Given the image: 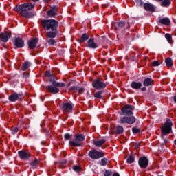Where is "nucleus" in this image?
<instances>
[{"mask_svg": "<svg viewBox=\"0 0 176 176\" xmlns=\"http://www.w3.org/2000/svg\"><path fill=\"white\" fill-rule=\"evenodd\" d=\"M35 8V4H31L30 3H26L14 8L16 12H20V14L23 17H27L28 19H31L35 16L34 12H29L28 10H32Z\"/></svg>", "mask_w": 176, "mask_h": 176, "instance_id": "obj_1", "label": "nucleus"}, {"mask_svg": "<svg viewBox=\"0 0 176 176\" xmlns=\"http://www.w3.org/2000/svg\"><path fill=\"white\" fill-rule=\"evenodd\" d=\"M41 25L47 31L54 30L58 28V21L54 19H44L41 21Z\"/></svg>", "mask_w": 176, "mask_h": 176, "instance_id": "obj_2", "label": "nucleus"}, {"mask_svg": "<svg viewBox=\"0 0 176 176\" xmlns=\"http://www.w3.org/2000/svg\"><path fill=\"white\" fill-rule=\"evenodd\" d=\"M45 76H47V78H49V80L51 82V84L52 85V86H57L58 87H65V83L58 82L56 81L57 78H56V76H54V75H52V74H50V72H49V71L45 72Z\"/></svg>", "mask_w": 176, "mask_h": 176, "instance_id": "obj_3", "label": "nucleus"}, {"mask_svg": "<svg viewBox=\"0 0 176 176\" xmlns=\"http://www.w3.org/2000/svg\"><path fill=\"white\" fill-rule=\"evenodd\" d=\"M172 129L173 122H171V120H167L164 125L162 127V135H167V134H170Z\"/></svg>", "mask_w": 176, "mask_h": 176, "instance_id": "obj_4", "label": "nucleus"}, {"mask_svg": "<svg viewBox=\"0 0 176 176\" xmlns=\"http://www.w3.org/2000/svg\"><path fill=\"white\" fill-rule=\"evenodd\" d=\"M85 141V135L80 134L76 135L75 139L69 142L71 146H80L82 145V142Z\"/></svg>", "mask_w": 176, "mask_h": 176, "instance_id": "obj_5", "label": "nucleus"}, {"mask_svg": "<svg viewBox=\"0 0 176 176\" xmlns=\"http://www.w3.org/2000/svg\"><path fill=\"white\" fill-rule=\"evenodd\" d=\"M89 156L94 160H98V159L104 157V153L95 149L89 151Z\"/></svg>", "mask_w": 176, "mask_h": 176, "instance_id": "obj_6", "label": "nucleus"}, {"mask_svg": "<svg viewBox=\"0 0 176 176\" xmlns=\"http://www.w3.org/2000/svg\"><path fill=\"white\" fill-rule=\"evenodd\" d=\"M92 86L97 90H101V89H105L107 87V84L101 80L100 78H97L92 82Z\"/></svg>", "mask_w": 176, "mask_h": 176, "instance_id": "obj_7", "label": "nucleus"}, {"mask_svg": "<svg viewBox=\"0 0 176 176\" xmlns=\"http://www.w3.org/2000/svg\"><path fill=\"white\" fill-rule=\"evenodd\" d=\"M133 109H134V107L133 105L127 104L122 107L121 111L124 116H131V115H133Z\"/></svg>", "mask_w": 176, "mask_h": 176, "instance_id": "obj_8", "label": "nucleus"}, {"mask_svg": "<svg viewBox=\"0 0 176 176\" xmlns=\"http://www.w3.org/2000/svg\"><path fill=\"white\" fill-rule=\"evenodd\" d=\"M119 123L124 124L127 123L128 124H133L135 123V118L134 117H121L120 118Z\"/></svg>", "mask_w": 176, "mask_h": 176, "instance_id": "obj_9", "label": "nucleus"}, {"mask_svg": "<svg viewBox=\"0 0 176 176\" xmlns=\"http://www.w3.org/2000/svg\"><path fill=\"white\" fill-rule=\"evenodd\" d=\"M138 164L140 168H146L149 166V161L146 157H142L139 159Z\"/></svg>", "mask_w": 176, "mask_h": 176, "instance_id": "obj_10", "label": "nucleus"}, {"mask_svg": "<svg viewBox=\"0 0 176 176\" xmlns=\"http://www.w3.org/2000/svg\"><path fill=\"white\" fill-rule=\"evenodd\" d=\"M8 100L11 101V102L21 101V100H23V96L21 94L14 93L8 97Z\"/></svg>", "mask_w": 176, "mask_h": 176, "instance_id": "obj_11", "label": "nucleus"}, {"mask_svg": "<svg viewBox=\"0 0 176 176\" xmlns=\"http://www.w3.org/2000/svg\"><path fill=\"white\" fill-rule=\"evenodd\" d=\"M62 110L65 113H71L74 111V107L71 103H63Z\"/></svg>", "mask_w": 176, "mask_h": 176, "instance_id": "obj_12", "label": "nucleus"}, {"mask_svg": "<svg viewBox=\"0 0 176 176\" xmlns=\"http://www.w3.org/2000/svg\"><path fill=\"white\" fill-rule=\"evenodd\" d=\"M126 25V21H121L120 22H116L112 23L113 28H115L116 31H120V30L124 28Z\"/></svg>", "mask_w": 176, "mask_h": 176, "instance_id": "obj_13", "label": "nucleus"}, {"mask_svg": "<svg viewBox=\"0 0 176 176\" xmlns=\"http://www.w3.org/2000/svg\"><path fill=\"white\" fill-rule=\"evenodd\" d=\"M14 44L16 47L20 49L24 47V41L20 37H15L14 40Z\"/></svg>", "mask_w": 176, "mask_h": 176, "instance_id": "obj_14", "label": "nucleus"}, {"mask_svg": "<svg viewBox=\"0 0 176 176\" xmlns=\"http://www.w3.org/2000/svg\"><path fill=\"white\" fill-rule=\"evenodd\" d=\"M10 36H12V32H5L4 33H1L0 34V41H1L2 42H8Z\"/></svg>", "mask_w": 176, "mask_h": 176, "instance_id": "obj_15", "label": "nucleus"}, {"mask_svg": "<svg viewBox=\"0 0 176 176\" xmlns=\"http://www.w3.org/2000/svg\"><path fill=\"white\" fill-rule=\"evenodd\" d=\"M39 41V38H32L30 41H28V45L29 46L30 49H35L36 47V45H38V42Z\"/></svg>", "mask_w": 176, "mask_h": 176, "instance_id": "obj_16", "label": "nucleus"}, {"mask_svg": "<svg viewBox=\"0 0 176 176\" xmlns=\"http://www.w3.org/2000/svg\"><path fill=\"white\" fill-rule=\"evenodd\" d=\"M57 87V86L54 85H48L46 87L47 91H50V93H52V94H56V93H58V91H60V89Z\"/></svg>", "mask_w": 176, "mask_h": 176, "instance_id": "obj_17", "label": "nucleus"}, {"mask_svg": "<svg viewBox=\"0 0 176 176\" xmlns=\"http://www.w3.org/2000/svg\"><path fill=\"white\" fill-rule=\"evenodd\" d=\"M56 36H57V30H51L46 33L47 39H49V38L53 39L56 38Z\"/></svg>", "mask_w": 176, "mask_h": 176, "instance_id": "obj_18", "label": "nucleus"}, {"mask_svg": "<svg viewBox=\"0 0 176 176\" xmlns=\"http://www.w3.org/2000/svg\"><path fill=\"white\" fill-rule=\"evenodd\" d=\"M18 155H19L20 158L23 160H27L30 157V153L27 151H20L18 152Z\"/></svg>", "mask_w": 176, "mask_h": 176, "instance_id": "obj_19", "label": "nucleus"}, {"mask_svg": "<svg viewBox=\"0 0 176 176\" xmlns=\"http://www.w3.org/2000/svg\"><path fill=\"white\" fill-rule=\"evenodd\" d=\"M87 47H89V49H97L98 46L94 43V39L89 38L87 41Z\"/></svg>", "mask_w": 176, "mask_h": 176, "instance_id": "obj_20", "label": "nucleus"}, {"mask_svg": "<svg viewBox=\"0 0 176 176\" xmlns=\"http://www.w3.org/2000/svg\"><path fill=\"white\" fill-rule=\"evenodd\" d=\"M69 90H72L74 93H78L79 94H82V93L85 92V89H83L82 87H75V86L71 87L69 88Z\"/></svg>", "mask_w": 176, "mask_h": 176, "instance_id": "obj_21", "label": "nucleus"}, {"mask_svg": "<svg viewBox=\"0 0 176 176\" xmlns=\"http://www.w3.org/2000/svg\"><path fill=\"white\" fill-rule=\"evenodd\" d=\"M107 142V140L105 139H100L99 140H94L93 144L98 148H100L102 146L103 144H105Z\"/></svg>", "mask_w": 176, "mask_h": 176, "instance_id": "obj_22", "label": "nucleus"}, {"mask_svg": "<svg viewBox=\"0 0 176 176\" xmlns=\"http://www.w3.org/2000/svg\"><path fill=\"white\" fill-rule=\"evenodd\" d=\"M144 8L148 12H155V7L151 3H144Z\"/></svg>", "mask_w": 176, "mask_h": 176, "instance_id": "obj_23", "label": "nucleus"}, {"mask_svg": "<svg viewBox=\"0 0 176 176\" xmlns=\"http://www.w3.org/2000/svg\"><path fill=\"white\" fill-rule=\"evenodd\" d=\"M88 39H89V34L84 33L82 34L80 38H78V42H79V43H83L86 42V41H87Z\"/></svg>", "mask_w": 176, "mask_h": 176, "instance_id": "obj_24", "label": "nucleus"}, {"mask_svg": "<svg viewBox=\"0 0 176 176\" xmlns=\"http://www.w3.org/2000/svg\"><path fill=\"white\" fill-rule=\"evenodd\" d=\"M159 21L161 24H164V25H170V23H171L168 18H162Z\"/></svg>", "mask_w": 176, "mask_h": 176, "instance_id": "obj_25", "label": "nucleus"}, {"mask_svg": "<svg viewBox=\"0 0 176 176\" xmlns=\"http://www.w3.org/2000/svg\"><path fill=\"white\" fill-rule=\"evenodd\" d=\"M142 86V84L141 82H131L132 89H135L136 90H138V89H141Z\"/></svg>", "mask_w": 176, "mask_h": 176, "instance_id": "obj_26", "label": "nucleus"}, {"mask_svg": "<svg viewBox=\"0 0 176 176\" xmlns=\"http://www.w3.org/2000/svg\"><path fill=\"white\" fill-rule=\"evenodd\" d=\"M153 83V80L151 78H146L143 82L144 86H151Z\"/></svg>", "mask_w": 176, "mask_h": 176, "instance_id": "obj_27", "label": "nucleus"}, {"mask_svg": "<svg viewBox=\"0 0 176 176\" xmlns=\"http://www.w3.org/2000/svg\"><path fill=\"white\" fill-rule=\"evenodd\" d=\"M134 160H135V156L132 153L129 156L126 162L129 164H131V163H134Z\"/></svg>", "mask_w": 176, "mask_h": 176, "instance_id": "obj_28", "label": "nucleus"}, {"mask_svg": "<svg viewBox=\"0 0 176 176\" xmlns=\"http://www.w3.org/2000/svg\"><path fill=\"white\" fill-rule=\"evenodd\" d=\"M170 5H171V1H170V0H164L161 3V6H164L165 8H167L168 6H170Z\"/></svg>", "mask_w": 176, "mask_h": 176, "instance_id": "obj_29", "label": "nucleus"}, {"mask_svg": "<svg viewBox=\"0 0 176 176\" xmlns=\"http://www.w3.org/2000/svg\"><path fill=\"white\" fill-rule=\"evenodd\" d=\"M46 43L51 46H54V45H56V40L53 38H46Z\"/></svg>", "mask_w": 176, "mask_h": 176, "instance_id": "obj_30", "label": "nucleus"}, {"mask_svg": "<svg viewBox=\"0 0 176 176\" xmlns=\"http://www.w3.org/2000/svg\"><path fill=\"white\" fill-rule=\"evenodd\" d=\"M165 38L168 42V43H173V36H171V34L166 33L165 34Z\"/></svg>", "mask_w": 176, "mask_h": 176, "instance_id": "obj_31", "label": "nucleus"}, {"mask_svg": "<svg viewBox=\"0 0 176 176\" xmlns=\"http://www.w3.org/2000/svg\"><path fill=\"white\" fill-rule=\"evenodd\" d=\"M166 67H173V59L168 58L165 60Z\"/></svg>", "mask_w": 176, "mask_h": 176, "instance_id": "obj_32", "label": "nucleus"}, {"mask_svg": "<svg viewBox=\"0 0 176 176\" xmlns=\"http://www.w3.org/2000/svg\"><path fill=\"white\" fill-rule=\"evenodd\" d=\"M116 134H123L124 129L121 126H118L116 128Z\"/></svg>", "mask_w": 176, "mask_h": 176, "instance_id": "obj_33", "label": "nucleus"}, {"mask_svg": "<svg viewBox=\"0 0 176 176\" xmlns=\"http://www.w3.org/2000/svg\"><path fill=\"white\" fill-rule=\"evenodd\" d=\"M56 14H57V12H56V10L54 9H52L47 12V15L50 17H54V16H56Z\"/></svg>", "mask_w": 176, "mask_h": 176, "instance_id": "obj_34", "label": "nucleus"}, {"mask_svg": "<svg viewBox=\"0 0 176 176\" xmlns=\"http://www.w3.org/2000/svg\"><path fill=\"white\" fill-rule=\"evenodd\" d=\"M30 65L31 63L30 62H25L22 65V71H25Z\"/></svg>", "mask_w": 176, "mask_h": 176, "instance_id": "obj_35", "label": "nucleus"}, {"mask_svg": "<svg viewBox=\"0 0 176 176\" xmlns=\"http://www.w3.org/2000/svg\"><path fill=\"white\" fill-rule=\"evenodd\" d=\"M132 131L133 134H138V133H140L141 129L137 128V127H133L132 128Z\"/></svg>", "mask_w": 176, "mask_h": 176, "instance_id": "obj_36", "label": "nucleus"}, {"mask_svg": "<svg viewBox=\"0 0 176 176\" xmlns=\"http://www.w3.org/2000/svg\"><path fill=\"white\" fill-rule=\"evenodd\" d=\"M102 94V91H98L94 94V97H96V98H102V96H101Z\"/></svg>", "mask_w": 176, "mask_h": 176, "instance_id": "obj_37", "label": "nucleus"}, {"mask_svg": "<svg viewBox=\"0 0 176 176\" xmlns=\"http://www.w3.org/2000/svg\"><path fill=\"white\" fill-rule=\"evenodd\" d=\"M107 162H108V160H107V158L102 159L100 162V166H107Z\"/></svg>", "mask_w": 176, "mask_h": 176, "instance_id": "obj_38", "label": "nucleus"}, {"mask_svg": "<svg viewBox=\"0 0 176 176\" xmlns=\"http://www.w3.org/2000/svg\"><path fill=\"white\" fill-rule=\"evenodd\" d=\"M153 67H159V65H160V62L157 61V60H154L151 63Z\"/></svg>", "mask_w": 176, "mask_h": 176, "instance_id": "obj_39", "label": "nucleus"}, {"mask_svg": "<svg viewBox=\"0 0 176 176\" xmlns=\"http://www.w3.org/2000/svg\"><path fill=\"white\" fill-rule=\"evenodd\" d=\"M38 163H39V160H36L34 161H32L31 163H30V166H32L33 167L36 166V164H38Z\"/></svg>", "mask_w": 176, "mask_h": 176, "instance_id": "obj_40", "label": "nucleus"}, {"mask_svg": "<svg viewBox=\"0 0 176 176\" xmlns=\"http://www.w3.org/2000/svg\"><path fill=\"white\" fill-rule=\"evenodd\" d=\"M104 176H112V172H111L109 170H105V172L104 173Z\"/></svg>", "mask_w": 176, "mask_h": 176, "instance_id": "obj_41", "label": "nucleus"}, {"mask_svg": "<svg viewBox=\"0 0 176 176\" xmlns=\"http://www.w3.org/2000/svg\"><path fill=\"white\" fill-rule=\"evenodd\" d=\"M73 170H74V171H76V172L80 171V166H74L73 167Z\"/></svg>", "mask_w": 176, "mask_h": 176, "instance_id": "obj_42", "label": "nucleus"}, {"mask_svg": "<svg viewBox=\"0 0 176 176\" xmlns=\"http://www.w3.org/2000/svg\"><path fill=\"white\" fill-rule=\"evenodd\" d=\"M17 131H19V128L17 127H15L12 130V133L13 135L16 134V133H17Z\"/></svg>", "mask_w": 176, "mask_h": 176, "instance_id": "obj_43", "label": "nucleus"}, {"mask_svg": "<svg viewBox=\"0 0 176 176\" xmlns=\"http://www.w3.org/2000/svg\"><path fill=\"white\" fill-rule=\"evenodd\" d=\"M64 137L65 140H69V138H71V135H69V133H66Z\"/></svg>", "mask_w": 176, "mask_h": 176, "instance_id": "obj_44", "label": "nucleus"}, {"mask_svg": "<svg viewBox=\"0 0 176 176\" xmlns=\"http://www.w3.org/2000/svg\"><path fill=\"white\" fill-rule=\"evenodd\" d=\"M138 5H142V0H135Z\"/></svg>", "mask_w": 176, "mask_h": 176, "instance_id": "obj_45", "label": "nucleus"}, {"mask_svg": "<svg viewBox=\"0 0 176 176\" xmlns=\"http://www.w3.org/2000/svg\"><path fill=\"white\" fill-rule=\"evenodd\" d=\"M61 164H65L67 163V161L66 160H63L61 161Z\"/></svg>", "mask_w": 176, "mask_h": 176, "instance_id": "obj_46", "label": "nucleus"}, {"mask_svg": "<svg viewBox=\"0 0 176 176\" xmlns=\"http://www.w3.org/2000/svg\"><path fill=\"white\" fill-rule=\"evenodd\" d=\"M142 91H145L146 90V87H143L141 89Z\"/></svg>", "mask_w": 176, "mask_h": 176, "instance_id": "obj_47", "label": "nucleus"}, {"mask_svg": "<svg viewBox=\"0 0 176 176\" xmlns=\"http://www.w3.org/2000/svg\"><path fill=\"white\" fill-rule=\"evenodd\" d=\"M164 142L165 144H167V142H168V140L164 139Z\"/></svg>", "mask_w": 176, "mask_h": 176, "instance_id": "obj_48", "label": "nucleus"}, {"mask_svg": "<svg viewBox=\"0 0 176 176\" xmlns=\"http://www.w3.org/2000/svg\"><path fill=\"white\" fill-rule=\"evenodd\" d=\"M113 176H120V175H119V173H114V174L113 175Z\"/></svg>", "mask_w": 176, "mask_h": 176, "instance_id": "obj_49", "label": "nucleus"}, {"mask_svg": "<svg viewBox=\"0 0 176 176\" xmlns=\"http://www.w3.org/2000/svg\"><path fill=\"white\" fill-rule=\"evenodd\" d=\"M33 1V2H38V1H39V0H32Z\"/></svg>", "mask_w": 176, "mask_h": 176, "instance_id": "obj_50", "label": "nucleus"}, {"mask_svg": "<svg viewBox=\"0 0 176 176\" xmlns=\"http://www.w3.org/2000/svg\"><path fill=\"white\" fill-rule=\"evenodd\" d=\"M158 2H162L163 0H157Z\"/></svg>", "mask_w": 176, "mask_h": 176, "instance_id": "obj_51", "label": "nucleus"}, {"mask_svg": "<svg viewBox=\"0 0 176 176\" xmlns=\"http://www.w3.org/2000/svg\"><path fill=\"white\" fill-rule=\"evenodd\" d=\"M174 144L176 145V139L174 141Z\"/></svg>", "mask_w": 176, "mask_h": 176, "instance_id": "obj_52", "label": "nucleus"}, {"mask_svg": "<svg viewBox=\"0 0 176 176\" xmlns=\"http://www.w3.org/2000/svg\"><path fill=\"white\" fill-rule=\"evenodd\" d=\"M140 144H136V146L138 148V146H139Z\"/></svg>", "mask_w": 176, "mask_h": 176, "instance_id": "obj_53", "label": "nucleus"}, {"mask_svg": "<svg viewBox=\"0 0 176 176\" xmlns=\"http://www.w3.org/2000/svg\"><path fill=\"white\" fill-rule=\"evenodd\" d=\"M162 152H164V149H162Z\"/></svg>", "mask_w": 176, "mask_h": 176, "instance_id": "obj_54", "label": "nucleus"}]
</instances>
